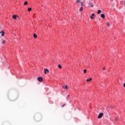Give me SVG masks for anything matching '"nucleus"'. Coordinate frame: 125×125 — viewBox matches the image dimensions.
Returning <instances> with one entry per match:
<instances>
[{
	"instance_id": "obj_1",
	"label": "nucleus",
	"mask_w": 125,
	"mask_h": 125,
	"mask_svg": "<svg viewBox=\"0 0 125 125\" xmlns=\"http://www.w3.org/2000/svg\"><path fill=\"white\" fill-rule=\"evenodd\" d=\"M37 80L38 81H39L40 83H42L43 81V79H42V77H38L37 78Z\"/></svg>"
},
{
	"instance_id": "obj_2",
	"label": "nucleus",
	"mask_w": 125,
	"mask_h": 125,
	"mask_svg": "<svg viewBox=\"0 0 125 125\" xmlns=\"http://www.w3.org/2000/svg\"><path fill=\"white\" fill-rule=\"evenodd\" d=\"M103 115H104V114H103V113H101L98 117V119H101V118H102V117H103Z\"/></svg>"
},
{
	"instance_id": "obj_3",
	"label": "nucleus",
	"mask_w": 125,
	"mask_h": 125,
	"mask_svg": "<svg viewBox=\"0 0 125 125\" xmlns=\"http://www.w3.org/2000/svg\"><path fill=\"white\" fill-rule=\"evenodd\" d=\"M44 74H45V75H46V73H49V70H48V69H44Z\"/></svg>"
},
{
	"instance_id": "obj_4",
	"label": "nucleus",
	"mask_w": 125,
	"mask_h": 125,
	"mask_svg": "<svg viewBox=\"0 0 125 125\" xmlns=\"http://www.w3.org/2000/svg\"><path fill=\"white\" fill-rule=\"evenodd\" d=\"M93 16H95V15L94 14H92L91 16L90 17V18L91 19H94V17Z\"/></svg>"
},
{
	"instance_id": "obj_5",
	"label": "nucleus",
	"mask_w": 125,
	"mask_h": 125,
	"mask_svg": "<svg viewBox=\"0 0 125 125\" xmlns=\"http://www.w3.org/2000/svg\"><path fill=\"white\" fill-rule=\"evenodd\" d=\"M17 15H13V19H15V20H16L17 19Z\"/></svg>"
},
{
	"instance_id": "obj_6",
	"label": "nucleus",
	"mask_w": 125,
	"mask_h": 125,
	"mask_svg": "<svg viewBox=\"0 0 125 125\" xmlns=\"http://www.w3.org/2000/svg\"><path fill=\"white\" fill-rule=\"evenodd\" d=\"M0 34H1V37H3L4 36V32L2 30L0 32Z\"/></svg>"
},
{
	"instance_id": "obj_7",
	"label": "nucleus",
	"mask_w": 125,
	"mask_h": 125,
	"mask_svg": "<svg viewBox=\"0 0 125 125\" xmlns=\"http://www.w3.org/2000/svg\"><path fill=\"white\" fill-rule=\"evenodd\" d=\"M89 4L91 6V7H93L94 5H93V4L92 3V2H89Z\"/></svg>"
},
{
	"instance_id": "obj_8",
	"label": "nucleus",
	"mask_w": 125,
	"mask_h": 125,
	"mask_svg": "<svg viewBox=\"0 0 125 125\" xmlns=\"http://www.w3.org/2000/svg\"><path fill=\"white\" fill-rule=\"evenodd\" d=\"M101 17L102 18H105V15H104V14H102L101 15Z\"/></svg>"
},
{
	"instance_id": "obj_9",
	"label": "nucleus",
	"mask_w": 125,
	"mask_h": 125,
	"mask_svg": "<svg viewBox=\"0 0 125 125\" xmlns=\"http://www.w3.org/2000/svg\"><path fill=\"white\" fill-rule=\"evenodd\" d=\"M33 37L34 39H37V38H38V36H37V34H33Z\"/></svg>"
},
{
	"instance_id": "obj_10",
	"label": "nucleus",
	"mask_w": 125,
	"mask_h": 125,
	"mask_svg": "<svg viewBox=\"0 0 125 125\" xmlns=\"http://www.w3.org/2000/svg\"><path fill=\"white\" fill-rule=\"evenodd\" d=\"M91 81H92V78H90L89 79H87L86 82H91Z\"/></svg>"
},
{
	"instance_id": "obj_11",
	"label": "nucleus",
	"mask_w": 125,
	"mask_h": 125,
	"mask_svg": "<svg viewBox=\"0 0 125 125\" xmlns=\"http://www.w3.org/2000/svg\"><path fill=\"white\" fill-rule=\"evenodd\" d=\"M6 42V41H5V40H2V44H5Z\"/></svg>"
},
{
	"instance_id": "obj_12",
	"label": "nucleus",
	"mask_w": 125,
	"mask_h": 125,
	"mask_svg": "<svg viewBox=\"0 0 125 125\" xmlns=\"http://www.w3.org/2000/svg\"><path fill=\"white\" fill-rule=\"evenodd\" d=\"M83 7H81L80 9H79V11H80V12H82V11H83Z\"/></svg>"
},
{
	"instance_id": "obj_13",
	"label": "nucleus",
	"mask_w": 125,
	"mask_h": 125,
	"mask_svg": "<svg viewBox=\"0 0 125 125\" xmlns=\"http://www.w3.org/2000/svg\"><path fill=\"white\" fill-rule=\"evenodd\" d=\"M101 12H102V11L101 10H99L98 11L97 14H100V13H101Z\"/></svg>"
},
{
	"instance_id": "obj_14",
	"label": "nucleus",
	"mask_w": 125,
	"mask_h": 125,
	"mask_svg": "<svg viewBox=\"0 0 125 125\" xmlns=\"http://www.w3.org/2000/svg\"><path fill=\"white\" fill-rule=\"evenodd\" d=\"M115 121L116 122H118V121H119V117H116V118H115Z\"/></svg>"
},
{
	"instance_id": "obj_15",
	"label": "nucleus",
	"mask_w": 125,
	"mask_h": 125,
	"mask_svg": "<svg viewBox=\"0 0 125 125\" xmlns=\"http://www.w3.org/2000/svg\"><path fill=\"white\" fill-rule=\"evenodd\" d=\"M28 4V1H26L24 3V5H27Z\"/></svg>"
},
{
	"instance_id": "obj_16",
	"label": "nucleus",
	"mask_w": 125,
	"mask_h": 125,
	"mask_svg": "<svg viewBox=\"0 0 125 125\" xmlns=\"http://www.w3.org/2000/svg\"><path fill=\"white\" fill-rule=\"evenodd\" d=\"M32 10V8L29 7L28 8V11L30 12Z\"/></svg>"
},
{
	"instance_id": "obj_17",
	"label": "nucleus",
	"mask_w": 125,
	"mask_h": 125,
	"mask_svg": "<svg viewBox=\"0 0 125 125\" xmlns=\"http://www.w3.org/2000/svg\"><path fill=\"white\" fill-rule=\"evenodd\" d=\"M81 2L80 0H76V2H77L78 3H79V4H80V2Z\"/></svg>"
},
{
	"instance_id": "obj_18",
	"label": "nucleus",
	"mask_w": 125,
	"mask_h": 125,
	"mask_svg": "<svg viewBox=\"0 0 125 125\" xmlns=\"http://www.w3.org/2000/svg\"><path fill=\"white\" fill-rule=\"evenodd\" d=\"M58 67L59 68V69H62V66H61V65L60 64L58 65Z\"/></svg>"
},
{
	"instance_id": "obj_19",
	"label": "nucleus",
	"mask_w": 125,
	"mask_h": 125,
	"mask_svg": "<svg viewBox=\"0 0 125 125\" xmlns=\"http://www.w3.org/2000/svg\"><path fill=\"white\" fill-rule=\"evenodd\" d=\"M80 4H81V6L83 7V2H81Z\"/></svg>"
},
{
	"instance_id": "obj_20",
	"label": "nucleus",
	"mask_w": 125,
	"mask_h": 125,
	"mask_svg": "<svg viewBox=\"0 0 125 125\" xmlns=\"http://www.w3.org/2000/svg\"><path fill=\"white\" fill-rule=\"evenodd\" d=\"M86 71H87L86 69H84L83 70L84 74H85V73H86Z\"/></svg>"
},
{
	"instance_id": "obj_21",
	"label": "nucleus",
	"mask_w": 125,
	"mask_h": 125,
	"mask_svg": "<svg viewBox=\"0 0 125 125\" xmlns=\"http://www.w3.org/2000/svg\"><path fill=\"white\" fill-rule=\"evenodd\" d=\"M107 27H110V23H109V22L107 23Z\"/></svg>"
},
{
	"instance_id": "obj_22",
	"label": "nucleus",
	"mask_w": 125,
	"mask_h": 125,
	"mask_svg": "<svg viewBox=\"0 0 125 125\" xmlns=\"http://www.w3.org/2000/svg\"><path fill=\"white\" fill-rule=\"evenodd\" d=\"M65 88L66 89H68V86L66 85L65 86Z\"/></svg>"
},
{
	"instance_id": "obj_23",
	"label": "nucleus",
	"mask_w": 125,
	"mask_h": 125,
	"mask_svg": "<svg viewBox=\"0 0 125 125\" xmlns=\"http://www.w3.org/2000/svg\"><path fill=\"white\" fill-rule=\"evenodd\" d=\"M65 105H66V104H64L62 105V107H64V106H65Z\"/></svg>"
},
{
	"instance_id": "obj_24",
	"label": "nucleus",
	"mask_w": 125,
	"mask_h": 125,
	"mask_svg": "<svg viewBox=\"0 0 125 125\" xmlns=\"http://www.w3.org/2000/svg\"><path fill=\"white\" fill-rule=\"evenodd\" d=\"M123 86L124 87H125V83H124Z\"/></svg>"
},
{
	"instance_id": "obj_25",
	"label": "nucleus",
	"mask_w": 125,
	"mask_h": 125,
	"mask_svg": "<svg viewBox=\"0 0 125 125\" xmlns=\"http://www.w3.org/2000/svg\"><path fill=\"white\" fill-rule=\"evenodd\" d=\"M105 69V67H103V70H104Z\"/></svg>"
},
{
	"instance_id": "obj_26",
	"label": "nucleus",
	"mask_w": 125,
	"mask_h": 125,
	"mask_svg": "<svg viewBox=\"0 0 125 125\" xmlns=\"http://www.w3.org/2000/svg\"><path fill=\"white\" fill-rule=\"evenodd\" d=\"M70 96V95H68L67 97H69Z\"/></svg>"
}]
</instances>
